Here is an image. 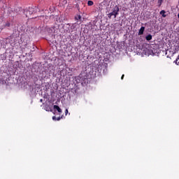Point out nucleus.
<instances>
[{"instance_id": "9", "label": "nucleus", "mask_w": 179, "mask_h": 179, "mask_svg": "<svg viewBox=\"0 0 179 179\" xmlns=\"http://www.w3.org/2000/svg\"><path fill=\"white\" fill-rule=\"evenodd\" d=\"M94 4V3L93 2V1H87L88 6H93Z\"/></svg>"}, {"instance_id": "12", "label": "nucleus", "mask_w": 179, "mask_h": 179, "mask_svg": "<svg viewBox=\"0 0 179 179\" xmlns=\"http://www.w3.org/2000/svg\"><path fill=\"white\" fill-rule=\"evenodd\" d=\"M68 113H69L68 109H66V110H65V115H68Z\"/></svg>"}, {"instance_id": "2", "label": "nucleus", "mask_w": 179, "mask_h": 179, "mask_svg": "<svg viewBox=\"0 0 179 179\" xmlns=\"http://www.w3.org/2000/svg\"><path fill=\"white\" fill-rule=\"evenodd\" d=\"M118 12H120V8H118V6H115L113 11L108 14V17L111 19V17L114 16V19H115V17H117V15H118Z\"/></svg>"}, {"instance_id": "15", "label": "nucleus", "mask_w": 179, "mask_h": 179, "mask_svg": "<svg viewBox=\"0 0 179 179\" xmlns=\"http://www.w3.org/2000/svg\"><path fill=\"white\" fill-rule=\"evenodd\" d=\"M124 76H125V75L123 74V75L122 76V77H121L122 80V79H124Z\"/></svg>"}, {"instance_id": "17", "label": "nucleus", "mask_w": 179, "mask_h": 179, "mask_svg": "<svg viewBox=\"0 0 179 179\" xmlns=\"http://www.w3.org/2000/svg\"><path fill=\"white\" fill-rule=\"evenodd\" d=\"M77 1H79V0H77Z\"/></svg>"}, {"instance_id": "3", "label": "nucleus", "mask_w": 179, "mask_h": 179, "mask_svg": "<svg viewBox=\"0 0 179 179\" xmlns=\"http://www.w3.org/2000/svg\"><path fill=\"white\" fill-rule=\"evenodd\" d=\"M78 79L80 83H86V82H87V76H86V74L85 73H80L78 76Z\"/></svg>"}, {"instance_id": "6", "label": "nucleus", "mask_w": 179, "mask_h": 179, "mask_svg": "<svg viewBox=\"0 0 179 179\" xmlns=\"http://www.w3.org/2000/svg\"><path fill=\"white\" fill-rule=\"evenodd\" d=\"M152 38V36L151 34H148L147 36H145V40H147V41H150Z\"/></svg>"}, {"instance_id": "14", "label": "nucleus", "mask_w": 179, "mask_h": 179, "mask_svg": "<svg viewBox=\"0 0 179 179\" xmlns=\"http://www.w3.org/2000/svg\"><path fill=\"white\" fill-rule=\"evenodd\" d=\"M52 120H57V117L53 116V117H52Z\"/></svg>"}, {"instance_id": "11", "label": "nucleus", "mask_w": 179, "mask_h": 179, "mask_svg": "<svg viewBox=\"0 0 179 179\" xmlns=\"http://www.w3.org/2000/svg\"><path fill=\"white\" fill-rule=\"evenodd\" d=\"M159 6H162V3H163V0H158Z\"/></svg>"}, {"instance_id": "7", "label": "nucleus", "mask_w": 179, "mask_h": 179, "mask_svg": "<svg viewBox=\"0 0 179 179\" xmlns=\"http://www.w3.org/2000/svg\"><path fill=\"white\" fill-rule=\"evenodd\" d=\"M82 19V16L80 15H77L75 17V20H77V22H79Z\"/></svg>"}, {"instance_id": "1", "label": "nucleus", "mask_w": 179, "mask_h": 179, "mask_svg": "<svg viewBox=\"0 0 179 179\" xmlns=\"http://www.w3.org/2000/svg\"><path fill=\"white\" fill-rule=\"evenodd\" d=\"M36 12H37V7H29L24 10V15H25L26 17H30V16L36 13Z\"/></svg>"}, {"instance_id": "13", "label": "nucleus", "mask_w": 179, "mask_h": 179, "mask_svg": "<svg viewBox=\"0 0 179 179\" xmlns=\"http://www.w3.org/2000/svg\"><path fill=\"white\" fill-rule=\"evenodd\" d=\"M61 118H62V117H59L57 118H56L57 121H59V120H61Z\"/></svg>"}, {"instance_id": "16", "label": "nucleus", "mask_w": 179, "mask_h": 179, "mask_svg": "<svg viewBox=\"0 0 179 179\" xmlns=\"http://www.w3.org/2000/svg\"><path fill=\"white\" fill-rule=\"evenodd\" d=\"M41 101H43V99H41Z\"/></svg>"}, {"instance_id": "5", "label": "nucleus", "mask_w": 179, "mask_h": 179, "mask_svg": "<svg viewBox=\"0 0 179 179\" xmlns=\"http://www.w3.org/2000/svg\"><path fill=\"white\" fill-rule=\"evenodd\" d=\"M143 31H145V27H141L138 31V36H142V34H143Z\"/></svg>"}, {"instance_id": "10", "label": "nucleus", "mask_w": 179, "mask_h": 179, "mask_svg": "<svg viewBox=\"0 0 179 179\" xmlns=\"http://www.w3.org/2000/svg\"><path fill=\"white\" fill-rule=\"evenodd\" d=\"M4 26L5 27H10V22H9L8 21L6 22Z\"/></svg>"}, {"instance_id": "8", "label": "nucleus", "mask_w": 179, "mask_h": 179, "mask_svg": "<svg viewBox=\"0 0 179 179\" xmlns=\"http://www.w3.org/2000/svg\"><path fill=\"white\" fill-rule=\"evenodd\" d=\"M160 15H162V17H166V11L164 10H161Z\"/></svg>"}, {"instance_id": "4", "label": "nucleus", "mask_w": 179, "mask_h": 179, "mask_svg": "<svg viewBox=\"0 0 179 179\" xmlns=\"http://www.w3.org/2000/svg\"><path fill=\"white\" fill-rule=\"evenodd\" d=\"M53 108H54V110H57L58 111V113H62V110L57 105L53 106Z\"/></svg>"}]
</instances>
